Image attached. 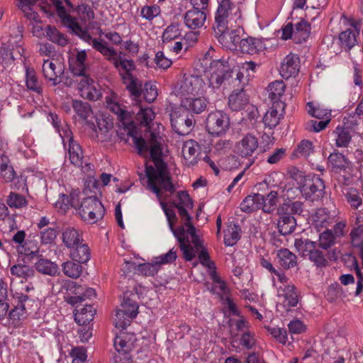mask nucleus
Returning a JSON list of instances; mask_svg holds the SVG:
<instances>
[{"label":"nucleus","instance_id":"nucleus-5","mask_svg":"<svg viewBox=\"0 0 363 363\" xmlns=\"http://www.w3.org/2000/svg\"><path fill=\"white\" fill-rule=\"evenodd\" d=\"M323 180L315 174H308L298 182V189L306 200L314 202L319 201L325 194Z\"/></svg>","mask_w":363,"mask_h":363},{"label":"nucleus","instance_id":"nucleus-40","mask_svg":"<svg viewBox=\"0 0 363 363\" xmlns=\"http://www.w3.org/2000/svg\"><path fill=\"white\" fill-rule=\"evenodd\" d=\"M128 336L126 333H121L114 339L113 345L119 354L127 355L133 349V343L130 340H127Z\"/></svg>","mask_w":363,"mask_h":363},{"label":"nucleus","instance_id":"nucleus-6","mask_svg":"<svg viewBox=\"0 0 363 363\" xmlns=\"http://www.w3.org/2000/svg\"><path fill=\"white\" fill-rule=\"evenodd\" d=\"M82 219L89 223L94 224L103 218L105 208L102 203L96 196H89L82 200L79 208Z\"/></svg>","mask_w":363,"mask_h":363},{"label":"nucleus","instance_id":"nucleus-25","mask_svg":"<svg viewBox=\"0 0 363 363\" xmlns=\"http://www.w3.org/2000/svg\"><path fill=\"white\" fill-rule=\"evenodd\" d=\"M17 250L18 253L25 255L28 261H33L41 255L38 242L29 238L26 239L23 245H17Z\"/></svg>","mask_w":363,"mask_h":363},{"label":"nucleus","instance_id":"nucleus-26","mask_svg":"<svg viewBox=\"0 0 363 363\" xmlns=\"http://www.w3.org/2000/svg\"><path fill=\"white\" fill-rule=\"evenodd\" d=\"M125 85L126 89L134 99L138 100L141 97L143 93V82L135 75H127V77L121 79Z\"/></svg>","mask_w":363,"mask_h":363},{"label":"nucleus","instance_id":"nucleus-10","mask_svg":"<svg viewBox=\"0 0 363 363\" xmlns=\"http://www.w3.org/2000/svg\"><path fill=\"white\" fill-rule=\"evenodd\" d=\"M204 84L205 83L200 76L184 74L183 79L175 87V91L177 95L184 98L188 95L199 94Z\"/></svg>","mask_w":363,"mask_h":363},{"label":"nucleus","instance_id":"nucleus-13","mask_svg":"<svg viewBox=\"0 0 363 363\" xmlns=\"http://www.w3.org/2000/svg\"><path fill=\"white\" fill-rule=\"evenodd\" d=\"M258 139L252 133L246 134L235 145V152L242 157H249L258 147Z\"/></svg>","mask_w":363,"mask_h":363},{"label":"nucleus","instance_id":"nucleus-17","mask_svg":"<svg viewBox=\"0 0 363 363\" xmlns=\"http://www.w3.org/2000/svg\"><path fill=\"white\" fill-rule=\"evenodd\" d=\"M74 290L72 291L74 296L66 297V301L72 306L81 303L86 299H89L96 296L95 290L92 288H87L81 285H76L74 282H72Z\"/></svg>","mask_w":363,"mask_h":363},{"label":"nucleus","instance_id":"nucleus-14","mask_svg":"<svg viewBox=\"0 0 363 363\" xmlns=\"http://www.w3.org/2000/svg\"><path fill=\"white\" fill-rule=\"evenodd\" d=\"M17 305L13 308L9 314V317L13 321H19L26 318L28 312L30 303L34 300L26 294H17Z\"/></svg>","mask_w":363,"mask_h":363},{"label":"nucleus","instance_id":"nucleus-52","mask_svg":"<svg viewBox=\"0 0 363 363\" xmlns=\"http://www.w3.org/2000/svg\"><path fill=\"white\" fill-rule=\"evenodd\" d=\"M334 133L337 135V146L343 147H347L352 139L349 130L347 128L337 126Z\"/></svg>","mask_w":363,"mask_h":363},{"label":"nucleus","instance_id":"nucleus-44","mask_svg":"<svg viewBox=\"0 0 363 363\" xmlns=\"http://www.w3.org/2000/svg\"><path fill=\"white\" fill-rule=\"evenodd\" d=\"M308 257L317 267H325L328 264L329 258L327 251L319 248L317 245Z\"/></svg>","mask_w":363,"mask_h":363},{"label":"nucleus","instance_id":"nucleus-61","mask_svg":"<svg viewBox=\"0 0 363 363\" xmlns=\"http://www.w3.org/2000/svg\"><path fill=\"white\" fill-rule=\"evenodd\" d=\"M107 108L117 115L121 121L125 120L129 115V113L119 103L111 100L107 101Z\"/></svg>","mask_w":363,"mask_h":363},{"label":"nucleus","instance_id":"nucleus-55","mask_svg":"<svg viewBox=\"0 0 363 363\" xmlns=\"http://www.w3.org/2000/svg\"><path fill=\"white\" fill-rule=\"evenodd\" d=\"M155 118V113L150 108H140L136 115V119L143 126H147Z\"/></svg>","mask_w":363,"mask_h":363},{"label":"nucleus","instance_id":"nucleus-21","mask_svg":"<svg viewBox=\"0 0 363 363\" xmlns=\"http://www.w3.org/2000/svg\"><path fill=\"white\" fill-rule=\"evenodd\" d=\"M335 240L332 230L327 229L320 234L318 245H317L319 248L327 251L329 259L334 261L337 259V250L329 251L328 249L335 245Z\"/></svg>","mask_w":363,"mask_h":363},{"label":"nucleus","instance_id":"nucleus-2","mask_svg":"<svg viewBox=\"0 0 363 363\" xmlns=\"http://www.w3.org/2000/svg\"><path fill=\"white\" fill-rule=\"evenodd\" d=\"M233 60L229 57H223L219 60H213L211 63V69L213 70L209 77V85L213 89L224 87H238L244 80L242 72L235 70Z\"/></svg>","mask_w":363,"mask_h":363},{"label":"nucleus","instance_id":"nucleus-20","mask_svg":"<svg viewBox=\"0 0 363 363\" xmlns=\"http://www.w3.org/2000/svg\"><path fill=\"white\" fill-rule=\"evenodd\" d=\"M208 101L204 97H184L182 99L181 106L184 111L194 113H201L207 107Z\"/></svg>","mask_w":363,"mask_h":363},{"label":"nucleus","instance_id":"nucleus-50","mask_svg":"<svg viewBox=\"0 0 363 363\" xmlns=\"http://www.w3.org/2000/svg\"><path fill=\"white\" fill-rule=\"evenodd\" d=\"M43 73L44 77L49 81L52 82L53 85L60 83L57 80V75L60 73V70L56 71V65L49 60H45L43 65Z\"/></svg>","mask_w":363,"mask_h":363},{"label":"nucleus","instance_id":"nucleus-51","mask_svg":"<svg viewBox=\"0 0 363 363\" xmlns=\"http://www.w3.org/2000/svg\"><path fill=\"white\" fill-rule=\"evenodd\" d=\"M46 35L52 42L60 46H65L68 41L65 35L60 33L55 27L48 26L45 28Z\"/></svg>","mask_w":363,"mask_h":363},{"label":"nucleus","instance_id":"nucleus-43","mask_svg":"<svg viewBox=\"0 0 363 363\" xmlns=\"http://www.w3.org/2000/svg\"><path fill=\"white\" fill-rule=\"evenodd\" d=\"M328 162L331 164L333 169L342 170L346 172L347 169L350 170V162L348 159L341 153L333 152L328 157Z\"/></svg>","mask_w":363,"mask_h":363},{"label":"nucleus","instance_id":"nucleus-22","mask_svg":"<svg viewBox=\"0 0 363 363\" xmlns=\"http://www.w3.org/2000/svg\"><path fill=\"white\" fill-rule=\"evenodd\" d=\"M206 18V14L204 11L191 9L187 11L184 15V23L186 26L191 29L201 28Z\"/></svg>","mask_w":363,"mask_h":363},{"label":"nucleus","instance_id":"nucleus-35","mask_svg":"<svg viewBox=\"0 0 363 363\" xmlns=\"http://www.w3.org/2000/svg\"><path fill=\"white\" fill-rule=\"evenodd\" d=\"M241 228L240 225L235 222H230L228 224L227 229L225 230L224 244L226 246H233L241 238Z\"/></svg>","mask_w":363,"mask_h":363},{"label":"nucleus","instance_id":"nucleus-41","mask_svg":"<svg viewBox=\"0 0 363 363\" xmlns=\"http://www.w3.org/2000/svg\"><path fill=\"white\" fill-rule=\"evenodd\" d=\"M69 156L70 162L77 167H82V150L81 146L72 138L69 142Z\"/></svg>","mask_w":363,"mask_h":363},{"label":"nucleus","instance_id":"nucleus-46","mask_svg":"<svg viewBox=\"0 0 363 363\" xmlns=\"http://www.w3.org/2000/svg\"><path fill=\"white\" fill-rule=\"evenodd\" d=\"M82 264L73 260L65 262L62 264V272L67 277L77 279L82 273L83 267Z\"/></svg>","mask_w":363,"mask_h":363},{"label":"nucleus","instance_id":"nucleus-30","mask_svg":"<svg viewBox=\"0 0 363 363\" xmlns=\"http://www.w3.org/2000/svg\"><path fill=\"white\" fill-rule=\"evenodd\" d=\"M286 86L282 80H276L270 83L268 86L269 98L277 106L281 105L282 111L284 110V104L280 101L281 97L285 91Z\"/></svg>","mask_w":363,"mask_h":363},{"label":"nucleus","instance_id":"nucleus-24","mask_svg":"<svg viewBox=\"0 0 363 363\" xmlns=\"http://www.w3.org/2000/svg\"><path fill=\"white\" fill-rule=\"evenodd\" d=\"M238 48L239 50L242 53L255 55L263 50L264 44L260 39L249 36L242 38Z\"/></svg>","mask_w":363,"mask_h":363},{"label":"nucleus","instance_id":"nucleus-63","mask_svg":"<svg viewBox=\"0 0 363 363\" xmlns=\"http://www.w3.org/2000/svg\"><path fill=\"white\" fill-rule=\"evenodd\" d=\"M330 121V118L328 116L325 121L310 120L306 123V128L310 132L318 133L324 130Z\"/></svg>","mask_w":363,"mask_h":363},{"label":"nucleus","instance_id":"nucleus-12","mask_svg":"<svg viewBox=\"0 0 363 363\" xmlns=\"http://www.w3.org/2000/svg\"><path fill=\"white\" fill-rule=\"evenodd\" d=\"M240 29L230 30L229 28L225 30L216 31L215 37L223 47L230 50H237L240 45V40H242Z\"/></svg>","mask_w":363,"mask_h":363},{"label":"nucleus","instance_id":"nucleus-58","mask_svg":"<svg viewBox=\"0 0 363 363\" xmlns=\"http://www.w3.org/2000/svg\"><path fill=\"white\" fill-rule=\"evenodd\" d=\"M313 152V143L307 140H302L294 150L293 155L308 157Z\"/></svg>","mask_w":363,"mask_h":363},{"label":"nucleus","instance_id":"nucleus-49","mask_svg":"<svg viewBox=\"0 0 363 363\" xmlns=\"http://www.w3.org/2000/svg\"><path fill=\"white\" fill-rule=\"evenodd\" d=\"M356 33L359 34V32H354L352 29L340 33L339 40L341 47L346 50H350L357 43Z\"/></svg>","mask_w":363,"mask_h":363},{"label":"nucleus","instance_id":"nucleus-57","mask_svg":"<svg viewBox=\"0 0 363 363\" xmlns=\"http://www.w3.org/2000/svg\"><path fill=\"white\" fill-rule=\"evenodd\" d=\"M7 204L11 208H22L27 205V201L24 196L15 192H11L6 199Z\"/></svg>","mask_w":363,"mask_h":363},{"label":"nucleus","instance_id":"nucleus-7","mask_svg":"<svg viewBox=\"0 0 363 363\" xmlns=\"http://www.w3.org/2000/svg\"><path fill=\"white\" fill-rule=\"evenodd\" d=\"M52 4L55 7L57 16L61 20L62 23L69 28L72 33L77 35L80 39L84 41H89L91 40V35L77 21L76 18L68 14L65 8L62 5V0H50Z\"/></svg>","mask_w":363,"mask_h":363},{"label":"nucleus","instance_id":"nucleus-18","mask_svg":"<svg viewBox=\"0 0 363 363\" xmlns=\"http://www.w3.org/2000/svg\"><path fill=\"white\" fill-rule=\"evenodd\" d=\"M299 57L296 55H286L281 64L280 74L285 79L295 76L299 71Z\"/></svg>","mask_w":363,"mask_h":363},{"label":"nucleus","instance_id":"nucleus-60","mask_svg":"<svg viewBox=\"0 0 363 363\" xmlns=\"http://www.w3.org/2000/svg\"><path fill=\"white\" fill-rule=\"evenodd\" d=\"M159 266L153 259L151 263H144L138 265V271L144 276L152 277L155 275L159 271Z\"/></svg>","mask_w":363,"mask_h":363},{"label":"nucleus","instance_id":"nucleus-29","mask_svg":"<svg viewBox=\"0 0 363 363\" xmlns=\"http://www.w3.org/2000/svg\"><path fill=\"white\" fill-rule=\"evenodd\" d=\"M16 6L22 11L23 16L30 21L40 22L38 13L33 7L39 0H16Z\"/></svg>","mask_w":363,"mask_h":363},{"label":"nucleus","instance_id":"nucleus-36","mask_svg":"<svg viewBox=\"0 0 363 363\" xmlns=\"http://www.w3.org/2000/svg\"><path fill=\"white\" fill-rule=\"evenodd\" d=\"M10 271L13 276L21 279V281L23 280L27 281L35 275L34 268L25 264H16L11 267Z\"/></svg>","mask_w":363,"mask_h":363},{"label":"nucleus","instance_id":"nucleus-45","mask_svg":"<svg viewBox=\"0 0 363 363\" xmlns=\"http://www.w3.org/2000/svg\"><path fill=\"white\" fill-rule=\"evenodd\" d=\"M277 108H281V105L277 106L273 104L270 110L263 117V122L265 126L269 127L270 129L274 128L279 123L282 116L281 113H278Z\"/></svg>","mask_w":363,"mask_h":363},{"label":"nucleus","instance_id":"nucleus-11","mask_svg":"<svg viewBox=\"0 0 363 363\" xmlns=\"http://www.w3.org/2000/svg\"><path fill=\"white\" fill-rule=\"evenodd\" d=\"M170 116L171 125L175 133L179 135H186L191 132L195 122L192 115L184 110L174 111Z\"/></svg>","mask_w":363,"mask_h":363},{"label":"nucleus","instance_id":"nucleus-1","mask_svg":"<svg viewBox=\"0 0 363 363\" xmlns=\"http://www.w3.org/2000/svg\"><path fill=\"white\" fill-rule=\"evenodd\" d=\"M128 135L133 139L134 145L140 156L146 157L149 151L150 158L155 164H145V175L147 177V189L156 194L161 199L162 191L174 193L175 188L172 182V178L162 156V148L160 138L155 133L150 134V138L147 142L141 136H138L135 127H127Z\"/></svg>","mask_w":363,"mask_h":363},{"label":"nucleus","instance_id":"nucleus-3","mask_svg":"<svg viewBox=\"0 0 363 363\" xmlns=\"http://www.w3.org/2000/svg\"><path fill=\"white\" fill-rule=\"evenodd\" d=\"M85 42L91 44L94 50L99 52L106 57L107 60L113 63L115 68L119 71V75L121 79L127 77L128 74L133 75L132 72L135 69L133 60L123 58L121 56L117 57L116 50L113 48L108 47L107 42L104 40H99L92 37L91 40Z\"/></svg>","mask_w":363,"mask_h":363},{"label":"nucleus","instance_id":"nucleus-37","mask_svg":"<svg viewBox=\"0 0 363 363\" xmlns=\"http://www.w3.org/2000/svg\"><path fill=\"white\" fill-rule=\"evenodd\" d=\"M294 30V43L301 44L308 38L311 33V24L307 21L301 19L295 25Z\"/></svg>","mask_w":363,"mask_h":363},{"label":"nucleus","instance_id":"nucleus-15","mask_svg":"<svg viewBox=\"0 0 363 363\" xmlns=\"http://www.w3.org/2000/svg\"><path fill=\"white\" fill-rule=\"evenodd\" d=\"M245 82L230 94L228 97V106L233 111H239L243 109L249 103V96L244 89Z\"/></svg>","mask_w":363,"mask_h":363},{"label":"nucleus","instance_id":"nucleus-47","mask_svg":"<svg viewBox=\"0 0 363 363\" xmlns=\"http://www.w3.org/2000/svg\"><path fill=\"white\" fill-rule=\"evenodd\" d=\"M317 243L308 238L296 239L294 246L298 253L303 257H308Z\"/></svg>","mask_w":363,"mask_h":363},{"label":"nucleus","instance_id":"nucleus-32","mask_svg":"<svg viewBox=\"0 0 363 363\" xmlns=\"http://www.w3.org/2000/svg\"><path fill=\"white\" fill-rule=\"evenodd\" d=\"M279 264L285 269H289L296 266L297 257L287 248H281L277 252Z\"/></svg>","mask_w":363,"mask_h":363},{"label":"nucleus","instance_id":"nucleus-48","mask_svg":"<svg viewBox=\"0 0 363 363\" xmlns=\"http://www.w3.org/2000/svg\"><path fill=\"white\" fill-rule=\"evenodd\" d=\"M26 84L28 89L30 91L38 94H41L43 92L41 82L38 80V78L33 69H26Z\"/></svg>","mask_w":363,"mask_h":363},{"label":"nucleus","instance_id":"nucleus-23","mask_svg":"<svg viewBox=\"0 0 363 363\" xmlns=\"http://www.w3.org/2000/svg\"><path fill=\"white\" fill-rule=\"evenodd\" d=\"M35 259L36 261L34 262V269L38 272L51 277L56 276L59 274L57 264L48 259L44 258L42 254L39 257L35 258Z\"/></svg>","mask_w":363,"mask_h":363},{"label":"nucleus","instance_id":"nucleus-27","mask_svg":"<svg viewBox=\"0 0 363 363\" xmlns=\"http://www.w3.org/2000/svg\"><path fill=\"white\" fill-rule=\"evenodd\" d=\"M179 242V247L183 252L184 257L186 261H191L195 257L193 247L189 244V237H185V228L184 226H179V230L174 235Z\"/></svg>","mask_w":363,"mask_h":363},{"label":"nucleus","instance_id":"nucleus-34","mask_svg":"<svg viewBox=\"0 0 363 363\" xmlns=\"http://www.w3.org/2000/svg\"><path fill=\"white\" fill-rule=\"evenodd\" d=\"M297 225L296 219L293 216H279L277 228L282 235L291 234L296 230Z\"/></svg>","mask_w":363,"mask_h":363},{"label":"nucleus","instance_id":"nucleus-9","mask_svg":"<svg viewBox=\"0 0 363 363\" xmlns=\"http://www.w3.org/2000/svg\"><path fill=\"white\" fill-rule=\"evenodd\" d=\"M205 123L210 135L220 136L229 130L230 121L227 113L223 111H216L208 115Z\"/></svg>","mask_w":363,"mask_h":363},{"label":"nucleus","instance_id":"nucleus-53","mask_svg":"<svg viewBox=\"0 0 363 363\" xmlns=\"http://www.w3.org/2000/svg\"><path fill=\"white\" fill-rule=\"evenodd\" d=\"M257 194L253 196L249 195L240 203V210L242 212L250 213L255 211L257 209L261 208L256 197Z\"/></svg>","mask_w":363,"mask_h":363},{"label":"nucleus","instance_id":"nucleus-64","mask_svg":"<svg viewBox=\"0 0 363 363\" xmlns=\"http://www.w3.org/2000/svg\"><path fill=\"white\" fill-rule=\"evenodd\" d=\"M161 12L159 6H145L141 9V16L143 18L148 21H152L157 17Z\"/></svg>","mask_w":363,"mask_h":363},{"label":"nucleus","instance_id":"nucleus-8","mask_svg":"<svg viewBox=\"0 0 363 363\" xmlns=\"http://www.w3.org/2000/svg\"><path fill=\"white\" fill-rule=\"evenodd\" d=\"M130 293L126 291L123 294L121 302V308L117 310L116 314V327L125 329L130 324L131 320L138 315V305L130 298Z\"/></svg>","mask_w":363,"mask_h":363},{"label":"nucleus","instance_id":"nucleus-56","mask_svg":"<svg viewBox=\"0 0 363 363\" xmlns=\"http://www.w3.org/2000/svg\"><path fill=\"white\" fill-rule=\"evenodd\" d=\"M180 35L179 24L171 23L163 32L162 41L163 43L170 42L180 36Z\"/></svg>","mask_w":363,"mask_h":363},{"label":"nucleus","instance_id":"nucleus-59","mask_svg":"<svg viewBox=\"0 0 363 363\" xmlns=\"http://www.w3.org/2000/svg\"><path fill=\"white\" fill-rule=\"evenodd\" d=\"M143 86L142 94L145 100L148 103L153 102L158 95L156 86L150 82H146Z\"/></svg>","mask_w":363,"mask_h":363},{"label":"nucleus","instance_id":"nucleus-31","mask_svg":"<svg viewBox=\"0 0 363 363\" xmlns=\"http://www.w3.org/2000/svg\"><path fill=\"white\" fill-rule=\"evenodd\" d=\"M294 285L284 284L278 289V296L284 298V305L285 306L295 307L298 303V296Z\"/></svg>","mask_w":363,"mask_h":363},{"label":"nucleus","instance_id":"nucleus-54","mask_svg":"<svg viewBox=\"0 0 363 363\" xmlns=\"http://www.w3.org/2000/svg\"><path fill=\"white\" fill-rule=\"evenodd\" d=\"M160 204L167 217L169 229L171 230L174 235H176L177 233V230H179V226L177 228H174V224L177 220L176 213L172 208L167 207L166 203L160 202Z\"/></svg>","mask_w":363,"mask_h":363},{"label":"nucleus","instance_id":"nucleus-4","mask_svg":"<svg viewBox=\"0 0 363 363\" xmlns=\"http://www.w3.org/2000/svg\"><path fill=\"white\" fill-rule=\"evenodd\" d=\"M241 18V11L238 5H230L227 2L219 3L215 13V21L213 25V33L225 30L233 23Z\"/></svg>","mask_w":363,"mask_h":363},{"label":"nucleus","instance_id":"nucleus-33","mask_svg":"<svg viewBox=\"0 0 363 363\" xmlns=\"http://www.w3.org/2000/svg\"><path fill=\"white\" fill-rule=\"evenodd\" d=\"M72 107L75 113L74 118L86 121L93 114L91 105L86 102L78 99H72Z\"/></svg>","mask_w":363,"mask_h":363},{"label":"nucleus","instance_id":"nucleus-38","mask_svg":"<svg viewBox=\"0 0 363 363\" xmlns=\"http://www.w3.org/2000/svg\"><path fill=\"white\" fill-rule=\"evenodd\" d=\"M72 248L73 250L70 252V257L73 261L85 264L90 259L91 250L87 245L80 242Z\"/></svg>","mask_w":363,"mask_h":363},{"label":"nucleus","instance_id":"nucleus-16","mask_svg":"<svg viewBox=\"0 0 363 363\" xmlns=\"http://www.w3.org/2000/svg\"><path fill=\"white\" fill-rule=\"evenodd\" d=\"M303 212V203L300 201H294L287 197L284 202L278 206L277 214L278 216H301Z\"/></svg>","mask_w":363,"mask_h":363},{"label":"nucleus","instance_id":"nucleus-28","mask_svg":"<svg viewBox=\"0 0 363 363\" xmlns=\"http://www.w3.org/2000/svg\"><path fill=\"white\" fill-rule=\"evenodd\" d=\"M62 237V242L68 248L74 247L83 241L82 233L74 227L65 228Z\"/></svg>","mask_w":363,"mask_h":363},{"label":"nucleus","instance_id":"nucleus-19","mask_svg":"<svg viewBox=\"0 0 363 363\" xmlns=\"http://www.w3.org/2000/svg\"><path fill=\"white\" fill-rule=\"evenodd\" d=\"M278 192L271 190L265 195L257 193L256 195L257 201L259 204L263 212L271 214L278 208Z\"/></svg>","mask_w":363,"mask_h":363},{"label":"nucleus","instance_id":"nucleus-39","mask_svg":"<svg viewBox=\"0 0 363 363\" xmlns=\"http://www.w3.org/2000/svg\"><path fill=\"white\" fill-rule=\"evenodd\" d=\"M198 147L199 143L193 140L184 143L182 147V154L188 165L194 166L197 164L196 152Z\"/></svg>","mask_w":363,"mask_h":363},{"label":"nucleus","instance_id":"nucleus-62","mask_svg":"<svg viewBox=\"0 0 363 363\" xmlns=\"http://www.w3.org/2000/svg\"><path fill=\"white\" fill-rule=\"evenodd\" d=\"M307 111L309 115L311 116L318 118V119H323L326 118L328 119V116L330 117V113L328 112L325 109H322L320 107H315L313 102H308L306 104Z\"/></svg>","mask_w":363,"mask_h":363},{"label":"nucleus","instance_id":"nucleus-42","mask_svg":"<svg viewBox=\"0 0 363 363\" xmlns=\"http://www.w3.org/2000/svg\"><path fill=\"white\" fill-rule=\"evenodd\" d=\"M350 236L352 247L359 249V257L363 265V225L353 228L350 231Z\"/></svg>","mask_w":363,"mask_h":363}]
</instances>
